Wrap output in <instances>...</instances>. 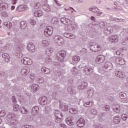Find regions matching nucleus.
<instances>
[{
  "label": "nucleus",
  "instance_id": "f257e3e1",
  "mask_svg": "<svg viewBox=\"0 0 128 128\" xmlns=\"http://www.w3.org/2000/svg\"><path fill=\"white\" fill-rule=\"evenodd\" d=\"M54 42L56 46H62L64 42V40L60 35L55 36L54 38Z\"/></svg>",
  "mask_w": 128,
  "mask_h": 128
},
{
  "label": "nucleus",
  "instance_id": "f03ea898",
  "mask_svg": "<svg viewBox=\"0 0 128 128\" xmlns=\"http://www.w3.org/2000/svg\"><path fill=\"white\" fill-rule=\"evenodd\" d=\"M21 66H22L21 65L18 66V67H17L18 72H20L22 76H26L30 72V68L28 67H24V68L21 70L20 68Z\"/></svg>",
  "mask_w": 128,
  "mask_h": 128
},
{
  "label": "nucleus",
  "instance_id": "7ed1b4c3",
  "mask_svg": "<svg viewBox=\"0 0 128 128\" xmlns=\"http://www.w3.org/2000/svg\"><path fill=\"white\" fill-rule=\"evenodd\" d=\"M54 31V28L51 26H48L44 30V34L46 36H50L52 34V32Z\"/></svg>",
  "mask_w": 128,
  "mask_h": 128
},
{
  "label": "nucleus",
  "instance_id": "20e7f679",
  "mask_svg": "<svg viewBox=\"0 0 128 128\" xmlns=\"http://www.w3.org/2000/svg\"><path fill=\"white\" fill-rule=\"evenodd\" d=\"M21 62L24 64L30 66L32 64V60L29 58L24 57L21 60Z\"/></svg>",
  "mask_w": 128,
  "mask_h": 128
},
{
  "label": "nucleus",
  "instance_id": "39448f33",
  "mask_svg": "<svg viewBox=\"0 0 128 128\" xmlns=\"http://www.w3.org/2000/svg\"><path fill=\"white\" fill-rule=\"evenodd\" d=\"M104 68H105L104 70L106 72H110V70H112V64L110 62H106L104 64Z\"/></svg>",
  "mask_w": 128,
  "mask_h": 128
},
{
  "label": "nucleus",
  "instance_id": "423d86ee",
  "mask_svg": "<svg viewBox=\"0 0 128 128\" xmlns=\"http://www.w3.org/2000/svg\"><path fill=\"white\" fill-rule=\"evenodd\" d=\"M50 101L48 100V98L46 96H42L40 97L39 98V102L40 104L42 106H44V104H46V103L50 104Z\"/></svg>",
  "mask_w": 128,
  "mask_h": 128
},
{
  "label": "nucleus",
  "instance_id": "0eeeda50",
  "mask_svg": "<svg viewBox=\"0 0 128 128\" xmlns=\"http://www.w3.org/2000/svg\"><path fill=\"white\" fill-rule=\"evenodd\" d=\"M16 114H10L8 116V118H12L11 120V124H13L14 126H16Z\"/></svg>",
  "mask_w": 128,
  "mask_h": 128
},
{
  "label": "nucleus",
  "instance_id": "6e6552de",
  "mask_svg": "<svg viewBox=\"0 0 128 128\" xmlns=\"http://www.w3.org/2000/svg\"><path fill=\"white\" fill-rule=\"evenodd\" d=\"M112 32H114V28L112 26H106L104 28V32L105 34H110Z\"/></svg>",
  "mask_w": 128,
  "mask_h": 128
},
{
  "label": "nucleus",
  "instance_id": "1a4fd4ad",
  "mask_svg": "<svg viewBox=\"0 0 128 128\" xmlns=\"http://www.w3.org/2000/svg\"><path fill=\"white\" fill-rule=\"evenodd\" d=\"M90 50L92 52H98L100 50V45H91L89 46Z\"/></svg>",
  "mask_w": 128,
  "mask_h": 128
},
{
  "label": "nucleus",
  "instance_id": "9d476101",
  "mask_svg": "<svg viewBox=\"0 0 128 128\" xmlns=\"http://www.w3.org/2000/svg\"><path fill=\"white\" fill-rule=\"evenodd\" d=\"M27 48L30 52H34L36 51V47L34 46V44L32 42L28 44Z\"/></svg>",
  "mask_w": 128,
  "mask_h": 128
},
{
  "label": "nucleus",
  "instance_id": "9b49d317",
  "mask_svg": "<svg viewBox=\"0 0 128 128\" xmlns=\"http://www.w3.org/2000/svg\"><path fill=\"white\" fill-rule=\"evenodd\" d=\"M83 72L86 74H88L92 72L93 70L90 66H86L84 68Z\"/></svg>",
  "mask_w": 128,
  "mask_h": 128
},
{
  "label": "nucleus",
  "instance_id": "f8f14e48",
  "mask_svg": "<svg viewBox=\"0 0 128 128\" xmlns=\"http://www.w3.org/2000/svg\"><path fill=\"white\" fill-rule=\"evenodd\" d=\"M104 60H106V58L104 56H100L96 58V62L97 64H102Z\"/></svg>",
  "mask_w": 128,
  "mask_h": 128
},
{
  "label": "nucleus",
  "instance_id": "ddd939ff",
  "mask_svg": "<svg viewBox=\"0 0 128 128\" xmlns=\"http://www.w3.org/2000/svg\"><path fill=\"white\" fill-rule=\"evenodd\" d=\"M84 120L82 118H80L76 122V124L79 128H82V126H84Z\"/></svg>",
  "mask_w": 128,
  "mask_h": 128
},
{
  "label": "nucleus",
  "instance_id": "4468645a",
  "mask_svg": "<svg viewBox=\"0 0 128 128\" xmlns=\"http://www.w3.org/2000/svg\"><path fill=\"white\" fill-rule=\"evenodd\" d=\"M60 106L62 110L64 112H66V110H68V105H66V104L62 102H60Z\"/></svg>",
  "mask_w": 128,
  "mask_h": 128
},
{
  "label": "nucleus",
  "instance_id": "2eb2a0df",
  "mask_svg": "<svg viewBox=\"0 0 128 128\" xmlns=\"http://www.w3.org/2000/svg\"><path fill=\"white\" fill-rule=\"evenodd\" d=\"M116 62H117V64H120V66H124V64H126V61L120 58H116Z\"/></svg>",
  "mask_w": 128,
  "mask_h": 128
},
{
  "label": "nucleus",
  "instance_id": "dca6fc26",
  "mask_svg": "<svg viewBox=\"0 0 128 128\" xmlns=\"http://www.w3.org/2000/svg\"><path fill=\"white\" fill-rule=\"evenodd\" d=\"M110 42H118V38L116 35L112 36L110 38Z\"/></svg>",
  "mask_w": 128,
  "mask_h": 128
},
{
  "label": "nucleus",
  "instance_id": "f3484780",
  "mask_svg": "<svg viewBox=\"0 0 128 128\" xmlns=\"http://www.w3.org/2000/svg\"><path fill=\"white\" fill-rule=\"evenodd\" d=\"M74 28H76V25L74 24H70L68 26H66L65 30H68V32H72Z\"/></svg>",
  "mask_w": 128,
  "mask_h": 128
},
{
  "label": "nucleus",
  "instance_id": "a211bd4d",
  "mask_svg": "<svg viewBox=\"0 0 128 128\" xmlns=\"http://www.w3.org/2000/svg\"><path fill=\"white\" fill-rule=\"evenodd\" d=\"M66 122L68 126H72L74 122H72V117L70 116L66 119Z\"/></svg>",
  "mask_w": 128,
  "mask_h": 128
},
{
  "label": "nucleus",
  "instance_id": "6ab92c4d",
  "mask_svg": "<svg viewBox=\"0 0 128 128\" xmlns=\"http://www.w3.org/2000/svg\"><path fill=\"white\" fill-rule=\"evenodd\" d=\"M27 8L25 5H20L18 6L16 10L17 12H24V10H26Z\"/></svg>",
  "mask_w": 128,
  "mask_h": 128
},
{
  "label": "nucleus",
  "instance_id": "aec40b11",
  "mask_svg": "<svg viewBox=\"0 0 128 128\" xmlns=\"http://www.w3.org/2000/svg\"><path fill=\"white\" fill-rule=\"evenodd\" d=\"M112 110L115 112H120V106L118 104H115L112 106Z\"/></svg>",
  "mask_w": 128,
  "mask_h": 128
},
{
  "label": "nucleus",
  "instance_id": "412c9836",
  "mask_svg": "<svg viewBox=\"0 0 128 128\" xmlns=\"http://www.w3.org/2000/svg\"><path fill=\"white\" fill-rule=\"evenodd\" d=\"M88 86V83L86 82H82L81 84L78 86L79 90H84Z\"/></svg>",
  "mask_w": 128,
  "mask_h": 128
},
{
  "label": "nucleus",
  "instance_id": "4be33fe9",
  "mask_svg": "<svg viewBox=\"0 0 128 128\" xmlns=\"http://www.w3.org/2000/svg\"><path fill=\"white\" fill-rule=\"evenodd\" d=\"M2 58H4L5 62H10V55H8V54H2Z\"/></svg>",
  "mask_w": 128,
  "mask_h": 128
},
{
  "label": "nucleus",
  "instance_id": "5701e85b",
  "mask_svg": "<svg viewBox=\"0 0 128 128\" xmlns=\"http://www.w3.org/2000/svg\"><path fill=\"white\" fill-rule=\"evenodd\" d=\"M113 122L116 124H120V116H115L113 118Z\"/></svg>",
  "mask_w": 128,
  "mask_h": 128
},
{
  "label": "nucleus",
  "instance_id": "b1692460",
  "mask_svg": "<svg viewBox=\"0 0 128 128\" xmlns=\"http://www.w3.org/2000/svg\"><path fill=\"white\" fill-rule=\"evenodd\" d=\"M32 90H33L34 92H37V90H40V87L37 84H33L32 86Z\"/></svg>",
  "mask_w": 128,
  "mask_h": 128
},
{
  "label": "nucleus",
  "instance_id": "393cba45",
  "mask_svg": "<svg viewBox=\"0 0 128 128\" xmlns=\"http://www.w3.org/2000/svg\"><path fill=\"white\" fill-rule=\"evenodd\" d=\"M54 114L56 118H62V112L58 110H55L54 111Z\"/></svg>",
  "mask_w": 128,
  "mask_h": 128
},
{
  "label": "nucleus",
  "instance_id": "a878e982",
  "mask_svg": "<svg viewBox=\"0 0 128 128\" xmlns=\"http://www.w3.org/2000/svg\"><path fill=\"white\" fill-rule=\"evenodd\" d=\"M20 28H21L22 30H24V28H26V22L25 21H22L20 23Z\"/></svg>",
  "mask_w": 128,
  "mask_h": 128
},
{
  "label": "nucleus",
  "instance_id": "bb28decb",
  "mask_svg": "<svg viewBox=\"0 0 128 128\" xmlns=\"http://www.w3.org/2000/svg\"><path fill=\"white\" fill-rule=\"evenodd\" d=\"M34 14L36 18H38L42 16V12L40 10H36L34 12Z\"/></svg>",
  "mask_w": 128,
  "mask_h": 128
},
{
  "label": "nucleus",
  "instance_id": "cd10ccee",
  "mask_svg": "<svg viewBox=\"0 0 128 128\" xmlns=\"http://www.w3.org/2000/svg\"><path fill=\"white\" fill-rule=\"evenodd\" d=\"M57 55H58V56H62L64 58L66 56V52L64 50H61L57 54Z\"/></svg>",
  "mask_w": 128,
  "mask_h": 128
},
{
  "label": "nucleus",
  "instance_id": "c85d7f7f",
  "mask_svg": "<svg viewBox=\"0 0 128 128\" xmlns=\"http://www.w3.org/2000/svg\"><path fill=\"white\" fill-rule=\"evenodd\" d=\"M116 76H118V78H124V72H118L116 73Z\"/></svg>",
  "mask_w": 128,
  "mask_h": 128
},
{
  "label": "nucleus",
  "instance_id": "c756f323",
  "mask_svg": "<svg viewBox=\"0 0 128 128\" xmlns=\"http://www.w3.org/2000/svg\"><path fill=\"white\" fill-rule=\"evenodd\" d=\"M12 101L14 104V110L16 112V96L12 97Z\"/></svg>",
  "mask_w": 128,
  "mask_h": 128
},
{
  "label": "nucleus",
  "instance_id": "7c9ffc66",
  "mask_svg": "<svg viewBox=\"0 0 128 128\" xmlns=\"http://www.w3.org/2000/svg\"><path fill=\"white\" fill-rule=\"evenodd\" d=\"M38 106H35L32 108V112H33L34 114H38Z\"/></svg>",
  "mask_w": 128,
  "mask_h": 128
},
{
  "label": "nucleus",
  "instance_id": "2f4dec72",
  "mask_svg": "<svg viewBox=\"0 0 128 128\" xmlns=\"http://www.w3.org/2000/svg\"><path fill=\"white\" fill-rule=\"evenodd\" d=\"M20 112H21L24 114H28V110H26L24 107H20Z\"/></svg>",
  "mask_w": 128,
  "mask_h": 128
},
{
  "label": "nucleus",
  "instance_id": "473e14b6",
  "mask_svg": "<svg viewBox=\"0 0 128 128\" xmlns=\"http://www.w3.org/2000/svg\"><path fill=\"white\" fill-rule=\"evenodd\" d=\"M42 72L44 74H50V69H48V68H46L44 67H43L42 68Z\"/></svg>",
  "mask_w": 128,
  "mask_h": 128
},
{
  "label": "nucleus",
  "instance_id": "72a5a7b5",
  "mask_svg": "<svg viewBox=\"0 0 128 128\" xmlns=\"http://www.w3.org/2000/svg\"><path fill=\"white\" fill-rule=\"evenodd\" d=\"M67 90L70 94H74V90L72 88V86H69L67 88Z\"/></svg>",
  "mask_w": 128,
  "mask_h": 128
},
{
  "label": "nucleus",
  "instance_id": "f704fd0d",
  "mask_svg": "<svg viewBox=\"0 0 128 128\" xmlns=\"http://www.w3.org/2000/svg\"><path fill=\"white\" fill-rule=\"evenodd\" d=\"M4 24L5 26H6L8 28H10L12 26V24L10 22H4Z\"/></svg>",
  "mask_w": 128,
  "mask_h": 128
},
{
  "label": "nucleus",
  "instance_id": "c9c22d12",
  "mask_svg": "<svg viewBox=\"0 0 128 128\" xmlns=\"http://www.w3.org/2000/svg\"><path fill=\"white\" fill-rule=\"evenodd\" d=\"M106 22H101L99 24V26L101 28H106Z\"/></svg>",
  "mask_w": 128,
  "mask_h": 128
},
{
  "label": "nucleus",
  "instance_id": "e433bc0d",
  "mask_svg": "<svg viewBox=\"0 0 128 128\" xmlns=\"http://www.w3.org/2000/svg\"><path fill=\"white\" fill-rule=\"evenodd\" d=\"M60 22L64 24H68L70 22V20L66 18H60Z\"/></svg>",
  "mask_w": 128,
  "mask_h": 128
},
{
  "label": "nucleus",
  "instance_id": "4c0bfd02",
  "mask_svg": "<svg viewBox=\"0 0 128 128\" xmlns=\"http://www.w3.org/2000/svg\"><path fill=\"white\" fill-rule=\"evenodd\" d=\"M89 10H90V12H94V14H96V12H98V9L96 8V7H92L90 8Z\"/></svg>",
  "mask_w": 128,
  "mask_h": 128
},
{
  "label": "nucleus",
  "instance_id": "58836bf2",
  "mask_svg": "<svg viewBox=\"0 0 128 128\" xmlns=\"http://www.w3.org/2000/svg\"><path fill=\"white\" fill-rule=\"evenodd\" d=\"M72 60L74 62H78L80 60V57L78 56H75L72 58Z\"/></svg>",
  "mask_w": 128,
  "mask_h": 128
},
{
  "label": "nucleus",
  "instance_id": "ea45409f",
  "mask_svg": "<svg viewBox=\"0 0 128 128\" xmlns=\"http://www.w3.org/2000/svg\"><path fill=\"white\" fill-rule=\"evenodd\" d=\"M56 58L58 62H64V58L62 56H58V55L56 54Z\"/></svg>",
  "mask_w": 128,
  "mask_h": 128
},
{
  "label": "nucleus",
  "instance_id": "a19ab883",
  "mask_svg": "<svg viewBox=\"0 0 128 128\" xmlns=\"http://www.w3.org/2000/svg\"><path fill=\"white\" fill-rule=\"evenodd\" d=\"M120 100L122 102H126V104L128 102V100L126 97L122 96Z\"/></svg>",
  "mask_w": 128,
  "mask_h": 128
},
{
  "label": "nucleus",
  "instance_id": "79ce46f5",
  "mask_svg": "<svg viewBox=\"0 0 128 128\" xmlns=\"http://www.w3.org/2000/svg\"><path fill=\"white\" fill-rule=\"evenodd\" d=\"M70 112V114H77L78 113V110L74 108H71L69 110Z\"/></svg>",
  "mask_w": 128,
  "mask_h": 128
},
{
  "label": "nucleus",
  "instance_id": "37998d69",
  "mask_svg": "<svg viewBox=\"0 0 128 128\" xmlns=\"http://www.w3.org/2000/svg\"><path fill=\"white\" fill-rule=\"evenodd\" d=\"M88 96H92V94H94V91L92 90H88L86 92Z\"/></svg>",
  "mask_w": 128,
  "mask_h": 128
},
{
  "label": "nucleus",
  "instance_id": "c03bdc74",
  "mask_svg": "<svg viewBox=\"0 0 128 128\" xmlns=\"http://www.w3.org/2000/svg\"><path fill=\"white\" fill-rule=\"evenodd\" d=\"M94 104L92 103V102H86V103L84 104V106H87V108H90Z\"/></svg>",
  "mask_w": 128,
  "mask_h": 128
},
{
  "label": "nucleus",
  "instance_id": "a18cd8bd",
  "mask_svg": "<svg viewBox=\"0 0 128 128\" xmlns=\"http://www.w3.org/2000/svg\"><path fill=\"white\" fill-rule=\"evenodd\" d=\"M110 106L108 105H106L102 107L103 110H105V112H108V110H110Z\"/></svg>",
  "mask_w": 128,
  "mask_h": 128
},
{
  "label": "nucleus",
  "instance_id": "49530a36",
  "mask_svg": "<svg viewBox=\"0 0 128 128\" xmlns=\"http://www.w3.org/2000/svg\"><path fill=\"white\" fill-rule=\"evenodd\" d=\"M44 9L46 10V12H50V6L48 4H46L44 6Z\"/></svg>",
  "mask_w": 128,
  "mask_h": 128
},
{
  "label": "nucleus",
  "instance_id": "de8ad7c7",
  "mask_svg": "<svg viewBox=\"0 0 128 128\" xmlns=\"http://www.w3.org/2000/svg\"><path fill=\"white\" fill-rule=\"evenodd\" d=\"M62 118L56 117L55 122H62Z\"/></svg>",
  "mask_w": 128,
  "mask_h": 128
},
{
  "label": "nucleus",
  "instance_id": "09e8293b",
  "mask_svg": "<svg viewBox=\"0 0 128 128\" xmlns=\"http://www.w3.org/2000/svg\"><path fill=\"white\" fill-rule=\"evenodd\" d=\"M40 6V3L36 2L34 4V8H39Z\"/></svg>",
  "mask_w": 128,
  "mask_h": 128
},
{
  "label": "nucleus",
  "instance_id": "8fccbe9b",
  "mask_svg": "<svg viewBox=\"0 0 128 128\" xmlns=\"http://www.w3.org/2000/svg\"><path fill=\"white\" fill-rule=\"evenodd\" d=\"M80 52L82 54H86V52H88V50L84 48H83L80 51Z\"/></svg>",
  "mask_w": 128,
  "mask_h": 128
},
{
  "label": "nucleus",
  "instance_id": "3c124183",
  "mask_svg": "<svg viewBox=\"0 0 128 128\" xmlns=\"http://www.w3.org/2000/svg\"><path fill=\"white\" fill-rule=\"evenodd\" d=\"M46 52L48 54H50H50H52V52H54V49L52 48H49L46 50Z\"/></svg>",
  "mask_w": 128,
  "mask_h": 128
},
{
  "label": "nucleus",
  "instance_id": "603ef678",
  "mask_svg": "<svg viewBox=\"0 0 128 128\" xmlns=\"http://www.w3.org/2000/svg\"><path fill=\"white\" fill-rule=\"evenodd\" d=\"M128 116L126 114H122V118L123 120H126V119L128 118Z\"/></svg>",
  "mask_w": 128,
  "mask_h": 128
},
{
  "label": "nucleus",
  "instance_id": "864d4df0",
  "mask_svg": "<svg viewBox=\"0 0 128 128\" xmlns=\"http://www.w3.org/2000/svg\"><path fill=\"white\" fill-rule=\"evenodd\" d=\"M78 74V70L76 68H74L72 70V74Z\"/></svg>",
  "mask_w": 128,
  "mask_h": 128
},
{
  "label": "nucleus",
  "instance_id": "5fc2aeb1",
  "mask_svg": "<svg viewBox=\"0 0 128 128\" xmlns=\"http://www.w3.org/2000/svg\"><path fill=\"white\" fill-rule=\"evenodd\" d=\"M90 112L92 114H98V112L96 111V110H94V109H92L90 111Z\"/></svg>",
  "mask_w": 128,
  "mask_h": 128
},
{
  "label": "nucleus",
  "instance_id": "6e6d98bb",
  "mask_svg": "<svg viewBox=\"0 0 128 128\" xmlns=\"http://www.w3.org/2000/svg\"><path fill=\"white\" fill-rule=\"evenodd\" d=\"M115 22H124V19H118V18H114L113 19Z\"/></svg>",
  "mask_w": 128,
  "mask_h": 128
},
{
  "label": "nucleus",
  "instance_id": "4d7b16f0",
  "mask_svg": "<svg viewBox=\"0 0 128 128\" xmlns=\"http://www.w3.org/2000/svg\"><path fill=\"white\" fill-rule=\"evenodd\" d=\"M6 116V111L2 110L0 112V116Z\"/></svg>",
  "mask_w": 128,
  "mask_h": 128
},
{
  "label": "nucleus",
  "instance_id": "13d9d810",
  "mask_svg": "<svg viewBox=\"0 0 128 128\" xmlns=\"http://www.w3.org/2000/svg\"><path fill=\"white\" fill-rule=\"evenodd\" d=\"M45 60L46 62H52V59L50 56L47 57L46 59Z\"/></svg>",
  "mask_w": 128,
  "mask_h": 128
},
{
  "label": "nucleus",
  "instance_id": "bf43d9fd",
  "mask_svg": "<svg viewBox=\"0 0 128 128\" xmlns=\"http://www.w3.org/2000/svg\"><path fill=\"white\" fill-rule=\"evenodd\" d=\"M58 9L56 7H53L52 8V12H58Z\"/></svg>",
  "mask_w": 128,
  "mask_h": 128
},
{
  "label": "nucleus",
  "instance_id": "052dcab7",
  "mask_svg": "<svg viewBox=\"0 0 128 128\" xmlns=\"http://www.w3.org/2000/svg\"><path fill=\"white\" fill-rule=\"evenodd\" d=\"M76 38V36L74 35V34L69 33L68 38L72 39V38Z\"/></svg>",
  "mask_w": 128,
  "mask_h": 128
},
{
  "label": "nucleus",
  "instance_id": "680f3d73",
  "mask_svg": "<svg viewBox=\"0 0 128 128\" xmlns=\"http://www.w3.org/2000/svg\"><path fill=\"white\" fill-rule=\"evenodd\" d=\"M42 44L44 46H48V41L44 40L42 42Z\"/></svg>",
  "mask_w": 128,
  "mask_h": 128
},
{
  "label": "nucleus",
  "instance_id": "e2e57ef3",
  "mask_svg": "<svg viewBox=\"0 0 128 128\" xmlns=\"http://www.w3.org/2000/svg\"><path fill=\"white\" fill-rule=\"evenodd\" d=\"M16 56L18 58H22V54L20 52V53H17Z\"/></svg>",
  "mask_w": 128,
  "mask_h": 128
},
{
  "label": "nucleus",
  "instance_id": "0e129e2a",
  "mask_svg": "<svg viewBox=\"0 0 128 128\" xmlns=\"http://www.w3.org/2000/svg\"><path fill=\"white\" fill-rule=\"evenodd\" d=\"M22 50H24V48H22V45H20V46H18V50H19V52H22Z\"/></svg>",
  "mask_w": 128,
  "mask_h": 128
},
{
  "label": "nucleus",
  "instance_id": "69168bd1",
  "mask_svg": "<svg viewBox=\"0 0 128 128\" xmlns=\"http://www.w3.org/2000/svg\"><path fill=\"white\" fill-rule=\"evenodd\" d=\"M2 16L4 17L8 16V13H6V12H3L2 13Z\"/></svg>",
  "mask_w": 128,
  "mask_h": 128
},
{
  "label": "nucleus",
  "instance_id": "338daca9",
  "mask_svg": "<svg viewBox=\"0 0 128 128\" xmlns=\"http://www.w3.org/2000/svg\"><path fill=\"white\" fill-rule=\"evenodd\" d=\"M119 96H125L126 93H124L123 92H120V94H119Z\"/></svg>",
  "mask_w": 128,
  "mask_h": 128
},
{
  "label": "nucleus",
  "instance_id": "774afa93",
  "mask_svg": "<svg viewBox=\"0 0 128 128\" xmlns=\"http://www.w3.org/2000/svg\"><path fill=\"white\" fill-rule=\"evenodd\" d=\"M96 128H104V126L100 124H98L96 126Z\"/></svg>",
  "mask_w": 128,
  "mask_h": 128
}]
</instances>
